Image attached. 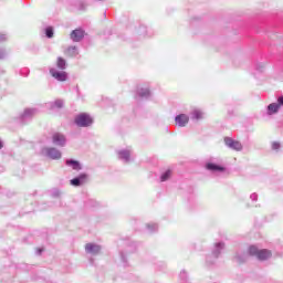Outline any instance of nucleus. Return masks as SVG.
I'll return each mask as SVG.
<instances>
[{
    "instance_id": "20e7f679",
    "label": "nucleus",
    "mask_w": 283,
    "mask_h": 283,
    "mask_svg": "<svg viewBox=\"0 0 283 283\" xmlns=\"http://www.w3.org/2000/svg\"><path fill=\"white\" fill-rule=\"evenodd\" d=\"M50 74H51V76H53V78H55L56 81H60L62 83L67 81V72H64V71L59 72L54 69H51Z\"/></svg>"
},
{
    "instance_id": "1a4fd4ad",
    "label": "nucleus",
    "mask_w": 283,
    "mask_h": 283,
    "mask_svg": "<svg viewBox=\"0 0 283 283\" xmlns=\"http://www.w3.org/2000/svg\"><path fill=\"white\" fill-rule=\"evenodd\" d=\"M45 151L49 158H52L53 160H59V158H61V151L56 150V148H46Z\"/></svg>"
},
{
    "instance_id": "ddd939ff",
    "label": "nucleus",
    "mask_w": 283,
    "mask_h": 283,
    "mask_svg": "<svg viewBox=\"0 0 283 283\" xmlns=\"http://www.w3.org/2000/svg\"><path fill=\"white\" fill-rule=\"evenodd\" d=\"M66 165L69 167H72L75 171H81V164L77 160H66Z\"/></svg>"
},
{
    "instance_id": "f03ea898",
    "label": "nucleus",
    "mask_w": 283,
    "mask_h": 283,
    "mask_svg": "<svg viewBox=\"0 0 283 283\" xmlns=\"http://www.w3.org/2000/svg\"><path fill=\"white\" fill-rule=\"evenodd\" d=\"M94 123V119L90 117V115L82 113L75 117V125L77 127H90Z\"/></svg>"
},
{
    "instance_id": "9b49d317",
    "label": "nucleus",
    "mask_w": 283,
    "mask_h": 283,
    "mask_svg": "<svg viewBox=\"0 0 283 283\" xmlns=\"http://www.w3.org/2000/svg\"><path fill=\"white\" fill-rule=\"evenodd\" d=\"M191 118L192 120H202L205 118V113H202L200 109H195L191 113Z\"/></svg>"
},
{
    "instance_id": "6ab92c4d",
    "label": "nucleus",
    "mask_w": 283,
    "mask_h": 283,
    "mask_svg": "<svg viewBox=\"0 0 283 283\" xmlns=\"http://www.w3.org/2000/svg\"><path fill=\"white\" fill-rule=\"evenodd\" d=\"M272 149H274V150L280 149V143L274 142V143L272 144Z\"/></svg>"
},
{
    "instance_id": "0eeeda50",
    "label": "nucleus",
    "mask_w": 283,
    "mask_h": 283,
    "mask_svg": "<svg viewBox=\"0 0 283 283\" xmlns=\"http://www.w3.org/2000/svg\"><path fill=\"white\" fill-rule=\"evenodd\" d=\"M87 182V175L82 174L77 178L71 180V185L73 187H81V185H85Z\"/></svg>"
},
{
    "instance_id": "39448f33",
    "label": "nucleus",
    "mask_w": 283,
    "mask_h": 283,
    "mask_svg": "<svg viewBox=\"0 0 283 283\" xmlns=\"http://www.w3.org/2000/svg\"><path fill=\"white\" fill-rule=\"evenodd\" d=\"M85 36V31L83 29H75L71 32V39L75 43H78Z\"/></svg>"
},
{
    "instance_id": "6e6552de",
    "label": "nucleus",
    "mask_w": 283,
    "mask_h": 283,
    "mask_svg": "<svg viewBox=\"0 0 283 283\" xmlns=\"http://www.w3.org/2000/svg\"><path fill=\"white\" fill-rule=\"evenodd\" d=\"M85 251L86 253H93V255H96L97 253H101V247L94 243H87L85 245Z\"/></svg>"
},
{
    "instance_id": "f8f14e48",
    "label": "nucleus",
    "mask_w": 283,
    "mask_h": 283,
    "mask_svg": "<svg viewBox=\"0 0 283 283\" xmlns=\"http://www.w3.org/2000/svg\"><path fill=\"white\" fill-rule=\"evenodd\" d=\"M280 111V105L276 103H272L268 106V114L271 116L273 114H277Z\"/></svg>"
},
{
    "instance_id": "7ed1b4c3",
    "label": "nucleus",
    "mask_w": 283,
    "mask_h": 283,
    "mask_svg": "<svg viewBox=\"0 0 283 283\" xmlns=\"http://www.w3.org/2000/svg\"><path fill=\"white\" fill-rule=\"evenodd\" d=\"M224 144L227 145V147H230V149H234L235 151H242V144L238 140H233L231 137H226Z\"/></svg>"
},
{
    "instance_id": "9d476101",
    "label": "nucleus",
    "mask_w": 283,
    "mask_h": 283,
    "mask_svg": "<svg viewBox=\"0 0 283 283\" xmlns=\"http://www.w3.org/2000/svg\"><path fill=\"white\" fill-rule=\"evenodd\" d=\"M53 143L55 145H60L61 147H63L65 145V136H63L62 134L55 133L53 135Z\"/></svg>"
},
{
    "instance_id": "a211bd4d",
    "label": "nucleus",
    "mask_w": 283,
    "mask_h": 283,
    "mask_svg": "<svg viewBox=\"0 0 283 283\" xmlns=\"http://www.w3.org/2000/svg\"><path fill=\"white\" fill-rule=\"evenodd\" d=\"M120 158H123L124 160H129V151L124 150L119 153Z\"/></svg>"
},
{
    "instance_id": "412c9836",
    "label": "nucleus",
    "mask_w": 283,
    "mask_h": 283,
    "mask_svg": "<svg viewBox=\"0 0 283 283\" xmlns=\"http://www.w3.org/2000/svg\"><path fill=\"white\" fill-rule=\"evenodd\" d=\"M277 103H279L277 105H280V107H282V105H283V96L277 98Z\"/></svg>"
},
{
    "instance_id": "4468645a",
    "label": "nucleus",
    "mask_w": 283,
    "mask_h": 283,
    "mask_svg": "<svg viewBox=\"0 0 283 283\" xmlns=\"http://www.w3.org/2000/svg\"><path fill=\"white\" fill-rule=\"evenodd\" d=\"M206 169H209V171H224V167L216 164H207Z\"/></svg>"
},
{
    "instance_id": "423d86ee",
    "label": "nucleus",
    "mask_w": 283,
    "mask_h": 283,
    "mask_svg": "<svg viewBox=\"0 0 283 283\" xmlns=\"http://www.w3.org/2000/svg\"><path fill=\"white\" fill-rule=\"evenodd\" d=\"M175 123L176 125H178V127H187V125L189 124V116L180 114L175 118Z\"/></svg>"
},
{
    "instance_id": "4be33fe9",
    "label": "nucleus",
    "mask_w": 283,
    "mask_h": 283,
    "mask_svg": "<svg viewBox=\"0 0 283 283\" xmlns=\"http://www.w3.org/2000/svg\"><path fill=\"white\" fill-rule=\"evenodd\" d=\"M0 149H3V142L0 140Z\"/></svg>"
},
{
    "instance_id": "f3484780",
    "label": "nucleus",
    "mask_w": 283,
    "mask_h": 283,
    "mask_svg": "<svg viewBox=\"0 0 283 283\" xmlns=\"http://www.w3.org/2000/svg\"><path fill=\"white\" fill-rule=\"evenodd\" d=\"M169 178H171V170H167L164 175H161V182L169 180Z\"/></svg>"
},
{
    "instance_id": "2eb2a0df",
    "label": "nucleus",
    "mask_w": 283,
    "mask_h": 283,
    "mask_svg": "<svg viewBox=\"0 0 283 283\" xmlns=\"http://www.w3.org/2000/svg\"><path fill=\"white\" fill-rule=\"evenodd\" d=\"M66 66H67V62L65 61V59L57 57V60H56V67L59 70H65Z\"/></svg>"
},
{
    "instance_id": "aec40b11",
    "label": "nucleus",
    "mask_w": 283,
    "mask_h": 283,
    "mask_svg": "<svg viewBox=\"0 0 283 283\" xmlns=\"http://www.w3.org/2000/svg\"><path fill=\"white\" fill-rule=\"evenodd\" d=\"M139 96H149V90H145V92H139Z\"/></svg>"
},
{
    "instance_id": "dca6fc26",
    "label": "nucleus",
    "mask_w": 283,
    "mask_h": 283,
    "mask_svg": "<svg viewBox=\"0 0 283 283\" xmlns=\"http://www.w3.org/2000/svg\"><path fill=\"white\" fill-rule=\"evenodd\" d=\"M45 34L48 39H52V36H54V29L52 27H48L45 30Z\"/></svg>"
},
{
    "instance_id": "f257e3e1",
    "label": "nucleus",
    "mask_w": 283,
    "mask_h": 283,
    "mask_svg": "<svg viewBox=\"0 0 283 283\" xmlns=\"http://www.w3.org/2000/svg\"><path fill=\"white\" fill-rule=\"evenodd\" d=\"M248 253L250 255H254L255 258H258V260H269V258H271V255H273V253L268 250V249H263V250H259L258 247L255 245H251L248 250Z\"/></svg>"
}]
</instances>
